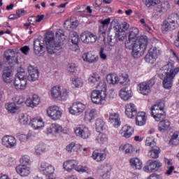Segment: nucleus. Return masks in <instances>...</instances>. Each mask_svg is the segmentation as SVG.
<instances>
[{
    "label": "nucleus",
    "instance_id": "obj_1",
    "mask_svg": "<svg viewBox=\"0 0 179 179\" xmlns=\"http://www.w3.org/2000/svg\"><path fill=\"white\" fill-rule=\"evenodd\" d=\"M56 37L54 34H50L45 38L46 49L50 55L52 54H59L62 50L64 41L66 40L65 32L62 29H58L56 31Z\"/></svg>",
    "mask_w": 179,
    "mask_h": 179
},
{
    "label": "nucleus",
    "instance_id": "obj_2",
    "mask_svg": "<svg viewBox=\"0 0 179 179\" xmlns=\"http://www.w3.org/2000/svg\"><path fill=\"white\" fill-rule=\"evenodd\" d=\"M179 72L178 68H174V63L169 62L164 66L162 71L159 73L160 79H163V86L164 89H171L173 87V80Z\"/></svg>",
    "mask_w": 179,
    "mask_h": 179
},
{
    "label": "nucleus",
    "instance_id": "obj_3",
    "mask_svg": "<svg viewBox=\"0 0 179 179\" xmlns=\"http://www.w3.org/2000/svg\"><path fill=\"white\" fill-rule=\"evenodd\" d=\"M177 26H179V16L178 14H171L168 19L164 21L162 27L163 33H167V31H171L174 30Z\"/></svg>",
    "mask_w": 179,
    "mask_h": 179
},
{
    "label": "nucleus",
    "instance_id": "obj_4",
    "mask_svg": "<svg viewBox=\"0 0 179 179\" xmlns=\"http://www.w3.org/2000/svg\"><path fill=\"white\" fill-rule=\"evenodd\" d=\"M148 41L149 40L146 36H141L136 38V44H137V55L138 58L145 54L148 48Z\"/></svg>",
    "mask_w": 179,
    "mask_h": 179
},
{
    "label": "nucleus",
    "instance_id": "obj_5",
    "mask_svg": "<svg viewBox=\"0 0 179 179\" xmlns=\"http://www.w3.org/2000/svg\"><path fill=\"white\" fill-rule=\"evenodd\" d=\"M155 85V80L151 79L147 82L141 83L138 85V89L139 93L144 96H148V93H150V89L153 87Z\"/></svg>",
    "mask_w": 179,
    "mask_h": 179
},
{
    "label": "nucleus",
    "instance_id": "obj_6",
    "mask_svg": "<svg viewBox=\"0 0 179 179\" xmlns=\"http://www.w3.org/2000/svg\"><path fill=\"white\" fill-rule=\"evenodd\" d=\"M106 97H107V93L103 94L100 90H94L91 94V99L94 104H103V102L106 101Z\"/></svg>",
    "mask_w": 179,
    "mask_h": 179
},
{
    "label": "nucleus",
    "instance_id": "obj_7",
    "mask_svg": "<svg viewBox=\"0 0 179 179\" xmlns=\"http://www.w3.org/2000/svg\"><path fill=\"white\" fill-rule=\"evenodd\" d=\"M148 166H145L143 168L145 173H153V171H157L160 167H162V163L159 160L150 159L147 162Z\"/></svg>",
    "mask_w": 179,
    "mask_h": 179
},
{
    "label": "nucleus",
    "instance_id": "obj_8",
    "mask_svg": "<svg viewBox=\"0 0 179 179\" xmlns=\"http://www.w3.org/2000/svg\"><path fill=\"white\" fill-rule=\"evenodd\" d=\"M86 106L82 102H74L69 108V112L72 115H80L85 111Z\"/></svg>",
    "mask_w": 179,
    "mask_h": 179
},
{
    "label": "nucleus",
    "instance_id": "obj_9",
    "mask_svg": "<svg viewBox=\"0 0 179 179\" xmlns=\"http://www.w3.org/2000/svg\"><path fill=\"white\" fill-rule=\"evenodd\" d=\"M81 41L85 44H93L97 41V36L92 32H83L80 35Z\"/></svg>",
    "mask_w": 179,
    "mask_h": 179
},
{
    "label": "nucleus",
    "instance_id": "obj_10",
    "mask_svg": "<svg viewBox=\"0 0 179 179\" xmlns=\"http://www.w3.org/2000/svg\"><path fill=\"white\" fill-rule=\"evenodd\" d=\"M125 47L127 50H132L131 54L134 58H138V45L135 39H129L125 41Z\"/></svg>",
    "mask_w": 179,
    "mask_h": 179
},
{
    "label": "nucleus",
    "instance_id": "obj_11",
    "mask_svg": "<svg viewBox=\"0 0 179 179\" xmlns=\"http://www.w3.org/2000/svg\"><path fill=\"white\" fill-rule=\"evenodd\" d=\"M75 134L77 136L82 138L83 139H87L90 136V131L89 128L83 125L77 127L75 129Z\"/></svg>",
    "mask_w": 179,
    "mask_h": 179
},
{
    "label": "nucleus",
    "instance_id": "obj_12",
    "mask_svg": "<svg viewBox=\"0 0 179 179\" xmlns=\"http://www.w3.org/2000/svg\"><path fill=\"white\" fill-rule=\"evenodd\" d=\"M48 117H50L52 120H59L62 113L59 110V108L57 106H50L47 110Z\"/></svg>",
    "mask_w": 179,
    "mask_h": 179
},
{
    "label": "nucleus",
    "instance_id": "obj_13",
    "mask_svg": "<svg viewBox=\"0 0 179 179\" xmlns=\"http://www.w3.org/2000/svg\"><path fill=\"white\" fill-rule=\"evenodd\" d=\"M28 72L29 76H27V79L29 80V82H35V80L38 79L40 73L38 72V69H37V67L29 65L28 66Z\"/></svg>",
    "mask_w": 179,
    "mask_h": 179
},
{
    "label": "nucleus",
    "instance_id": "obj_14",
    "mask_svg": "<svg viewBox=\"0 0 179 179\" xmlns=\"http://www.w3.org/2000/svg\"><path fill=\"white\" fill-rule=\"evenodd\" d=\"M138 114L136 106L134 103H128L125 106V115L128 118H134Z\"/></svg>",
    "mask_w": 179,
    "mask_h": 179
},
{
    "label": "nucleus",
    "instance_id": "obj_15",
    "mask_svg": "<svg viewBox=\"0 0 179 179\" xmlns=\"http://www.w3.org/2000/svg\"><path fill=\"white\" fill-rule=\"evenodd\" d=\"M2 145L6 148H15L16 146V138L12 136H5L2 138Z\"/></svg>",
    "mask_w": 179,
    "mask_h": 179
},
{
    "label": "nucleus",
    "instance_id": "obj_16",
    "mask_svg": "<svg viewBox=\"0 0 179 179\" xmlns=\"http://www.w3.org/2000/svg\"><path fill=\"white\" fill-rule=\"evenodd\" d=\"M134 132V127L127 124H125L124 126H123L121 130L120 131V135L123 138H126L127 139L131 137Z\"/></svg>",
    "mask_w": 179,
    "mask_h": 179
},
{
    "label": "nucleus",
    "instance_id": "obj_17",
    "mask_svg": "<svg viewBox=\"0 0 179 179\" xmlns=\"http://www.w3.org/2000/svg\"><path fill=\"white\" fill-rule=\"evenodd\" d=\"M26 104L28 107H31V108H34V107H37L38 104H40V98L38 96L34 94L32 96L29 97L26 100Z\"/></svg>",
    "mask_w": 179,
    "mask_h": 179
},
{
    "label": "nucleus",
    "instance_id": "obj_18",
    "mask_svg": "<svg viewBox=\"0 0 179 179\" xmlns=\"http://www.w3.org/2000/svg\"><path fill=\"white\" fill-rule=\"evenodd\" d=\"M97 115V110L96 109H89L85 111V117H84V121L85 122H91L96 118V116Z\"/></svg>",
    "mask_w": 179,
    "mask_h": 179
},
{
    "label": "nucleus",
    "instance_id": "obj_19",
    "mask_svg": "<svg viewBox=\"0 0 179 179\" xmlns=\"http://www.w3.org/2000/svg\"><path fill=\"white\" fill-rule=\"evenodd\" d=\"M13 74L12 71H10V68L9 66H6L4 68L2 74V79L5 83H10L12 82Z\"/></svg>",
    "mask_w": 179,
    "mask_h": 179
},
{
    "label": "nucleus",
    "instance_id": "obj_20",
    "mask_svg": "<svg viewBox=\"0 0 179 179\" xmlns=\"http://www.w3.org/2000/svg\"><path fill=\"white\" fill-rule=\"evenodd\" d=\"M109 122L113 124L115 128H118L121 125V121L120 120V115L115 113H110L109 114Z\"/></svg>",
    "mask_w": 179,
    "mask_h": 179
},
{
    "label": "nucleus",
    "instance_id": "obj_21",
    "mask_svg": "<svg viewBox=\"0 0 179 179\" xmlns=\"http://www.w3.org/2000/svg\"><path fill=\"white\" fill-rule=\"evenodd\" d=\"M15 170L21 177H27L30 174V168L26 165H18L16 166Z\"/></svg>",
    "mask_w": 179,
    "mask_h": 179
},
{
    "label": "nucleus",
    "instance_id": "obj_22",
    "mask_svg": "<svg viewBox=\"0 0 179 179\" xmlns=\"http://www.w3.org/2000/svg\"><path fill=\"white\" fill-rule=\"evenodd\" d=\"M136 115V124L138 127H143L146 124V113L145 112H139Z\"/></svg>",
    "mask_w": 179,
    "mask_h": 179
},
{
    "label": "nucleus",
    "instance_id": "obj_23",
    "mask_svg": "<svg viewBox=\"0 0 179 179\" xmlns=\"http://www.w3.org/2000/svg\"><path fill=\"white\" fill-rule=\"evenodd\" d=\"M79 26V22L78 20H67L64 22V27L66 29V30H69V31H72V30H74V29H76Z\"/></svg>",
    "mask_w": 179,
    "mask_h": 179
},
{
    "label": "nucleus",
    "instance_id": "obj_24",
    "mask_svg": "<svg viewBox=\"0 0 179 179\" xmlns=\"http://www.w3.org/2000/svg\"><path fill=\"white\" fill-rule=\"evenodd\" d=\"M78 162L76 160L70 159L64 163L63 167L66 171L71 172L73 169H76Z\"/></svg>",
    "mask_w": 179,
    "mask_h": 179
},
{
    "label": "nucleus",
    "instance_id": "obj_25",
    "mask_svg": "<svg viewBox=\"0 0 179 179\" xmlns=\"http://www.w3.org/2000/svg\"><path fill=\"white\" fill-rule=\"evenodd\" d=\"M44 43H41L39 40H36L34 42V51L36 55H38L41 51H44L45 48H44Z\"/></svg>",
    "mask_w": 179,
    "mask_h": 179
},
{
    "label": "nucleus",
    "instance_id": "obj_26",
    "mask_svg": "<svg viewBox=\"0 0 179 179\" xmlns=\"http://www.w3.org/2000/svg\"><path fill=\"white\" fill-rule=\"evenodd\" d=\"M13 83L17 90H24L27 85V80L15 78Z\"/></svg>",
    "mask_w": 179,
    "mask_h": 179
},
{
    "label": "nucleus",
    "instance_id": "obj_27",
    "mask_svg": "<svg viewBox=\"0 0 179 179\" xmlns=\"http://www.w3.org/2000/svg\"><path fill=\"white\" fill-rule=\"evenodd\" d=\"M106 153L100 152L99 150H95L92 152V159L96 160V162H103V160H106Z\"/></svg>",
    "mask_w": 179,
    "mask_h": 179
},
{
    "label": "nucleus",
    "instance_id": "obj_28",
    "mask_svg": "<svg viewBox=\"0 0 179 179\" xmlns=\"http://www.w3.org/2000/svg\"><path fill=\"white\" fill-rule=\"evenodd\" d=\"M30 124L34 129H40L44 127V122L42 119L34 118L31 120Z\"/></svg>",
    "mask_w": 179,
    "mask_h": 179
},
{
    "label": "nucleus",
    "instance_id": "obj_29",
    "mask_svg": "<svg viewBox=\"0 0 179 179\" xmlns=\"http://www.w3.org/2000/svg\"><path fill=\"white\" fill-rule=\"evenodd\" d=\"M83 59L85 61H87V62H89L90 64H93L94 62H97V59H99L98 57H96L95 55H92V53H84L83 55Z\"/></svg>",
    "mask_w": 179,
    "mask_h": 179
},
{
    "label": "nucleus",
    "instance_id": "obj_30",
    "mask_svg": "<svg viewBox=\"0 0 179 179\" xmlns=\"http://www.w3.org/2000/svg\"><path fill=\"white\" fill-rule=\"evenodd\" d=\"M159 131L161 132H164L170 128V121L165 120H162L158 124Z\"/></svg>",
    "mask_w": 179,
    "mask_h": 179
},
{
    "label": "nucleus",
    "instance_id": "obj_31",
    "mask_svg": "<svg viewBox=\"0 0 179 179\" xmlns=\"http://www.w3.org/2000/svg\"><path fill=\"white\" fill-rule=\"evenodd\" d=\"M160 153V148L155 146H152L151 150L149 151L148 155L152 157V159H157Z\"/></svg>",
    "mask_w": 179,
    "mask_h": 179
},
{
    "label": "nucleus",
    "instance_id": "obj_32",
    "mask_svg": "<svg viewBox=\"0 0 179 179\" xmlns=\"http://www.w3.org/2000/svg\"><path fill=\"white\" fill-rule=\"evenodd\" d=\"M106 80L109 85H117L120 78L117 75L109 74L106 76Z\"/></svg>",
    "mask_w": 179,
    "mask_h": 179
},
{
    "label": "nucleus",
    "instance_id": "obj_33",
    "mask_svg": "<svg viewBox=\"0 0 179 179\" xmlns=\"http://www.w3.org/2000/svg\"><path fill=\"white\" fill-rule=\"evenodd\" d=\"M115 38L117 43H122V41L127 38V33L125 31H121V30H118L115 33Z\"/></svg>",
    "mask_w": 179,
    "mask_h": 179
},
{
    "label": "nucleus",
    "instance_id": "obj_34",
    "mask_svg": "<svg viewBox=\"0 0 179 179\" xmlns=\"http://www.w3.org/2000/svg\"><path fill=\"white\" fill-rule=\"evenodd\" d=\"M120 96L123 100H129L132 95L131 94V91L127 90V88H122L120 92Z\"/></svg>",
    "mask_w": 179,
    "mask_h": 179
},
{
    "label": "nucleus",
    "instance_id": "obj_35",
    "mask_svg": "<svg viewBox=\"0 0 179 179\" xmlns=\"http://www.w3.org/2000/svg\"><path fill=\"white\" fill-rule=\"evenodd\" d=\"M139 34V29L136 27L130 28L129 30V40H136Z\"/></svg>",
    "mask_w": 179,
    "mask_h": 179
},
{
    "label": "nucleus",
    "instance_id": "obj_36",
    "mask_svg": "<svg viewBox=\"0 0 179 179\" xmlns=\"http://www.w3.org/2000/svg\"><path fill=\"white\" fill-rule=\"evenodd\" d=\"M69 40H71L72 44L78 45L79 43V35L76 31H71L69 34Z\"/></svg>",
    "mask_w": 179,
    "mask_h": 179
},
{
    "label": "nucleus",
    "instance_id": "obj_37",
    "mask_svg": "<svg viewBox=\"0 0 179 179\" xmlns=\"http://www.w3.org/2000/svg\"><path fill=\"white\" fill-rule=\"evenodd\" d=\"M130 164L132 167H135L136 170L142 169V162L138 158H132L130 159Z\"/></svg>",
    "mask_w": 179,
    "mask_h": 179
},
{
    "label": "nucleus",
    "instance_id": "obj_38",
    "mask_svg": "<svg viewBox=\"0 0 179 179\" xmlns=\"http://www.w3.org/2000/svg\"><path fill=\"white\" fill-rule=\"evenodd\" d=\"M100 76L96 73H94L89 77L88 82L91 85H96V83L100 82Z\"/></svg>",
    "mask_w": 179,
    "mask_h": 179
},
{
    "label": "nucleus",
    "instance_id": "obj_39",
    "mask_svg": "<svg viewBox=\"0 0 179 179\" xmlns=\"http://www.w3.org/2000/svg\"><path fill=\"white\" fill-rule=\"evenodd\" d=\"M119 149L121 152H125L127 155L131 154L134 152V147L130 144L120 145Z\"/></svg>",
    "mask_w": 179,
    "mask_h": 179
},
{
    "label": "nucleus",
    "instance_id": "obj_40",
    "mask_svg": "<svg viewBox=\"0 0 179 179\" xmlns=\"http://www.w3.org/2000/svg\"><path fill=\"white\" fill-rule=\"evenodd\" d=\"M51 96L53 99H58V97H61V87H53L51 90Z\"/></svg>",
    "mask_w": 179,
    "mask_h": 179
},
{
    "label": "nucleus",
    "instance_id": "obj_41",
    "mask_svg": "<svg viewBox=\"0 0 179 179\" xmlns=\"http://www.w3.org/2000/svg\"><path fill=\"white\" fill-rule=\"evenodd\" d=\"M159 110H164V103L159 102L151 108V114H156Z\"/></svg>",
    "mask_w": 179,
    "mask_h": 179
},
{
    "label": "nucleus",
    "instance_id": "obj_42",
    "mask_svg": "<svg viewBox=\"0 0 179 179\" xmlns=\"http://www.w3.org/2000/svg\"><path fill=\"white\" fill-rule=\"evenodd\" d=\"M95 128L97 132H102L104 129V121L101 119H96L95 122Z\"/></svg>",
    "mask_w": 179,
    "mask_h": 179
},
{
    "label": "nucleus",
    "instance_id": "obj_43",
    "mask_svg": "<svg viewBox=\"0 0 179 179\" xmlns=\"http://www.w3.org/2000/svg\"><path fill=\"white\" fill-rule=\"evenodd\" d=\"M80 148H82L80 145L71 143L66 146V150L69 153H72V152H76L77 149H80Z\"/></svg>",
    "mask_w": 179,
    "mask_h": 179
},
{
    "label": "nucleus",
    "instance_id": "obj_44",
    "mask_svg": "<svg viewBox=\"0 0 179 179\" xmlns=\"http://www.w3.org/2000/svg\"><path fill=\"white\" fill-rule=\"evenodd\" d=\"M169 143H171V145H173V146L179 145V132L173 133L171 140L169 141Z\"/></svg>",
    "mask_w": 179,
    "mask_h": 179
},
{
    "label": "nucleus",
    "instance_id": "obj_45",
    "mask_svg": "<svg viewBox=\"0 0 179 179\" xmlns=\"http://www.w3.org/2000/svg\"><path fill=\"white\" fill-rule=\"evenodd\" d=\"M6 110H8V113H11V114H15V113H16V111L19 110V107L16 106V103H10L7 104Z\"/></svg>",
    "mask_w": 179,
    "mask_h": 179
},
{
    "label": "nucleus",
    "instance_id": "obj_46",
    "mask_svg": "<svg viewBox=\"0 0 179 179\" xmlns=\"http://www.w3.org/2000/svg\"><path fill=\"white\" fill-rule=\"evenodd\" d=\"M6 59L10 65V69H12V66H13V65L17 64V57L16 56H6Z\"/></svg>",
    "mask_w": 179,
    "mask_h": 179
},
{
    "label": "nucleus",
    "instance_id": "obj_47",
    "mask_svg": "<svg viewBox=\"0 0 179 179\" xmlns=\"http://www.w3.org/2000/svg\"><path fill=\"white\" fill-rule=\"evenodd\" d=\"M19 122L22 125H27L29 122V115L27 114L21 113L19 115Z\"/></svg>",
    "mask_w": 179,
    "mask_h": 179
},
{
    "label": "nucleus",
    "instance_id": "obj_48",
    "mask_svg": "<svg viewBox=\"0 0 179 179\" xmlns=\"http://www.w3.org/2000/svg\"><path fill=\"white\" fill-rule=\"evenodd\" d=\"M148 52L156 59H157L158 57L160 55V50L155 47V48H151Z\"/></svg>",
    "mask_w": 179,
    "mask_h": 179
},
{
    "label": "nucleus",
    "instance_id": "obj_49",
    "mask_svg": "<svg viewBox=\"0 0 179 179\" xmlns=\"http://www.w3.org/2000/svg\"><path fill=\"white\" fill-rule=\"evenodd\" d=\"M36 155L40 156L42 153L45 152V145L44 144H39L35 148Z\"/></svg>",
    "mask_w": 179,
    "mask_h": 179
},
{
    "label": "nucleus",
    "instance_id": "obj_50",
    "mask_svg": "<svg viewBox=\"0 0 179 179\" xmlns=\"http://www.w3.org/2000/svg\"><path fill=\"white\" fill-rule=\"evenodd\" d=\"M151 115L153 117V118L155 120V121H163L166 118V113H159L157 114V112L156 113H151Z\"/></svg>",
    "mask_w": 179,
    "mask_h": 179
},
{
    "label": "nucleus",
    "instance_id": "obj_51",
    "mask_svg": "<svg viewBox=\"0 0 179 179\" xmlns=\"http://www.w3.org/2000/svg\"><path fill=\"white\" fill-rule=\"evenodd\" d=\"M96 141L98 143H104L105 142H107V136L100 133L96 137Z\"/></svg>",
    "mask_w": 179,
    "mask_h": 179
},
{
    "label": "nucleus",
    "instance_id": "obj_52",
    "mask_svg": "<svg viewBox=\"0 0 179 179\" xmlns=\"http://www.w3.org/2000/svg\"><path fill=\"white\" fill-rule=\"evenodd\" d=\"M98 89L99 91L104 94L107 92V84H106V81H101L98 85Z\"/></svg>",
    "mask_w": 179,
    "mask_h": 179
},
{
    "label": "nucleus",
    "instance_id": "obj_53",
    "mask_svg": "<svg viewBox=\"0 0 179 179\" xmlns=\"http://www.w3.org/2000/svg\"><path fill=\"white\" fill-rule=\"evenodd\" d=\"M17 79H20V80H27V74L24 72V70H22L18 71L17 73Z\"/></svg>",
    "mask_w": 179,
    "mask_h": 179
},
{
    "label": "nucleus",
    "instance_id": "obj_54",
    "mask_svg": "<svg viewBox=\"0 0 179 179\" xmlns=\"http://www.w3.org/2000/svg\"><path fill=\"white\" fill-rule=\"evenodd\" d=\"M73 84L76 87H82L83 86V80L81 78H73Z\"/></svg>",
    "mask_w": 179,
    "mask_h": 179
},
{
    "label": "nucleus",
    "instance_id": "obj_55",
    "mask_svg": "<svg viewBox=\"0 0 179 179\" xmlns=\"http://www.w3.org/2000/svg\"><path fill=\"white\" fill-rule=\"evenodd\" d=\"M143 2L147 8H150V6L157 5L159 0H143Z\"/></svg>",
    "mask_w": 179,
    "mask_h": 179
},
{
    "label": "nucleus",
    "instance_id": "obj_56",
    "mask_svg": "<svg viewBox=\"0 0 179 179\" xmlns=\"http://www.w3.org/2000/svg\"><path fill=\"white\" fill-rule=\"evenodd\" d=\"M145 145L152 148V146H156V141L153 137H148L145 140Z\"/></svg>",
    "mask_w": 179,
    "mask_h": 179
},
{
    "label": "nucleus",
    "instance_id": "obj_57",
    "mask_svg": "<svg viewBox=\"0 0 179 179\" xmlns=\"http://www.w3.org/2000/svg\"><path fill=\"white\" fill-rule=\"evenodd\" d=\"M145 61L148 64H155L156 59L148 52L145 57Z\"/></svg>",
    "mask_w": 179,
    "mask_h": 179
},
{
    "label": "nucleus",
    "instance_id": "obj_58",
    "mask_svg": "<svg viewBox=\"0 0 179 179\" xmlns=\"http://www.w3.org/2000/svg\"><path fill=\"white\" fill-rule=\"evenodd\" d=\"M20 163L22 164H20V166H27L30 163V157L28 155L23 156L20 159Z\"/></svg>",
    "mask_w": 179,
    "mask_h": 179
},
{
    "label": "nucleus",
    "instance_id": "obj_59",
    "mask_svg": "<svg viewBox=\"0 0 179 179\" xmlns=\"http://www.w3.org/2000/svg\"><path fill=\"white\" fill-rule=\"evenodd\" d=\"M44 174H45V176H51L52 174H54V167L51 165H48L44 171Z\"/></svg>",
    "mask_w": 179,
    "mask_h": 179
},
{
    "label": "nucleus",
    "instance_id": "obj_60",
    "mask_svg": "<svg viewBox=\"0 0 179 179\" xmlns=\"http://www.w3.org/2000/svg\"><path fill=\"white\" fill-rule=\"evenodd\" d=\"M118 42H117V39H115V36L113 38V36H108V44L110 45V47H114L115 44H117Z\"/></svg>",
    "mask_w": 179,
    "mask_h": 179
},
{
    "label": "nucleus",
    "instance_id": "obj_61",
    "mask_svg": "<svg viewBox=\"0 0 179 179\" xmlns=\"http://www.w3.org/2000/svg\"><path fill=\"white\" fill-rule=\"evenodd\" d=\"M76 170L78 171V173H89L90 171L89 168L80 165L76 167Z\"/></svg>",
    "mask_w": 179,
    "mask_h": 179
},
{
    "label": "nucleus",
    "instance_id": "obj_62",
    "mask_svg": "<svg viewBox=\"0 0 179 179\" xmlns=\"http://www.w3.org/2000/svg\"><path fill=\"white\" fill-rule=\"evenodd\" d=\"M107 31V28L104 25H101L99 27V33L102 37H103V41L106 43V31Z\"/></svg>",
    "mask_w": 179,
    "mask_h": 179
},
{
    "label": "nucleus",
    "instance_id": "obj_63",
    "mask_svg": "<svg viewBox=\"0 0 179 179\" xmlns=\"http://www.w3.org/2000/svg\"><path fill=\"white\" fill-rule=\"evenodd\" d=\"M69 96V91L66 89L61 90L60 97L62 100H66V98Z\"/></svg>",
    "mask_w": 179,
    "mask_h": 179
},
{
    "label": "nucleus",
    "instance_id": "obj_64",
    "mask_svg": "<svg viewBox=\"0 0 179 179\" xmlns=\"http://www.w3.org/2000/svg\"><path fill=\"white\" fill-rule=\"evenodd\" d=\"M128 80V75L120 76L119 78V82L121 85H127Z\"/></svg>",
    "mask_w": 179,
    "mask_h": 179
}]
</instances>
